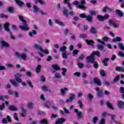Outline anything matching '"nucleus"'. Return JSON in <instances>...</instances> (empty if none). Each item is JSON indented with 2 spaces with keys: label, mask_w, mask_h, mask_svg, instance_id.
<instances>
[{
  "label": "nucleus",
  "mask_w": 124,
  "mask_h": 124,
  "mask_svg": "<svg viewBox=\"0 0 124 124\" xmlns=\"http://www.w3.org/2000/svg\"><path fill=\"white\" fill-rule=\"evenodd\" d=\"M79 17L80 18H86L87 17V16L86 15V14L83 13V14H80L79 15Z\"/></svg>",
  "instance_id": "69168bd1"
},
{
  "label": "nucleus",
  "mask_w": 124,
  "mask_h": 124,
  "mask_svg": "<svg viewBox=\"0 0 124 124\" xmlns=\"http://www.w3.org/2000/svg\"><path fill=\"white\" fill-rule=\"evenodd\" d=\"M86 20L87 21H88V22H92V21H93V16H92L90 15L87 16Z\"/></svg>",
  "instance_id": "e433bc0d"
},
{
  "label": "nucleus",
  "mask_w": 124,
  "mask_h": 124,
  "mask_svg": "<svg viewBox=\"0 0 124 124\" xmlns=\"http://www.w3.org/2000/svg\"><path fill=\"white\" fill-rule=\"evenodd\" d=\"M107 105L108 108H109V109H111V110H114V108L113 107V106L110 104V102H107Z\"/></svg>",
  "instance_id": "4c0bfd02"
},
{
  "label": "nucleus",
  "mask_w": 124,
  "mask_h": 124,
  "mask_svg": "<svg viewBox=\"0 0 124 124\" xmlns=\"http://www.w3.org/2000/svg\"><path fill=\"white\" fill-rule=\"evenodd\" d=\"M55 23L58 24L59 26H63V23L60 21L58 19H55Z\"/></svg>",
  "instance_id": "49530a36"
},
{
  "label": "nucleus",
  "mask_w": 124,
  "mask_h": 124,
  "mask_svg": "<svg viewBox=\"0 0 124 124\" xmlns=\"http://www.w3.org/2000/svg\"><path fill=\"white\" fill-rule=\"evenodd\" d=\"M108 24L109 25L112 27H114V28H117L118 25L116 24V23L113 22V20H108Z\"/></svg>",
  "instance_id": "a211bd4d"
},
{
  "label": "nucleus",
  "mask_w": 124,
  "mask_h": 124,
  "mask_svg": "<svg viewBox=\"0 0 124 124\" xmlns=\"http://www.w3.org/2000/svg\"><path fill=\"white\" fill-rule=\"evenodd\" d=\"M109 8L107 7V6H105L103 9V12L105 13H106L107 12V10H109Z\"/></svg>",
  "instance_id": "052dcab7"
},
{
  "label": "nucleus",
  "mask_w": 124,
  "mask_h": 124,
  "mask_svg": "<svg viewBox=\"0 0 124 124\" xmlns=\"http://www.w3.org/2000/svg\"><path fill=\"white\" fill-rule=\"evenodd\" d=\"M75 112L77 113L78 116V119H81V118H82V112L78 111V109H75Z\"/></svg>",
  "instance_id": "b1692460"
},
{
  "label": "nucleus",
  "mask_w": 124,
  "mask_h": 124,
  "mask_svg": "<svg viewBox=\"0 0 124 124\" xmlns=\"http://www.w3.org/2000/svg\"><path fill=\"white\" fill-rule=\"evenodd\" d=\"M16 55L18 57V58H21L24 61H26L27 59V55L25 53H22L21 54H20L19 52H16Z\"/></svg>",
  "instance_id": "9b49d317"
},
{
  "label": "nucleus",
  "mask_w": 124,
  "mask_h": 124,
  "mask_svg": "<svg viewBox=\"0 0 124 124\" xmlns=\"http://www.w3.org/2000/svg\"><path fill=\"white\" fill-rule=\"evenodd\" d=\"M40 124H48V120H47V119H44L41 120L40 121Z\"/></svg>",
  "instance_id": "2f4dec72"
},
{
  "label": "nucleus",
  "mask_w": 124,
  "mask_h": 124,
  "mask_svg": "<svg viewBox=\"0 0 124 124\" xmlns=\"http://www.w3.org/2000/svg\"><path fill=\"white\" fill-rule=\"evenodd\" d=\"M118 47L120 49H121V50L124 51V46L122 43H120L118 45Z\"/></svg>",
  "instance_id": "09e8293b"
},
{
  "label": "nucleus",
  "mask_w": 124,
  "mask_h": 124,
  "mask_svg": "<svg viewBox=\"0 0 124 124\" xmlns=\"http://www.w3.org/2000/svg\"><path fill=\"white\" fill-rule=\"evenodd\" d=\"M18 17L20 21L22 22L23 25H26V23L27 22V21L25 19H24V17L21 15H19Z\"/></svg>",
  "instance_id": "c85d7f7f"
},
{
  "label": "nucleus",
  "mask_w": 124,
  "mask_h": 124,
  "mask_svg": "<svg viewBox=\"0 0 124 124\" xmlns=\"http://www.w3.org/2000/svg\"><path fill=\"white\" fill-rule=\"evenodd\" d=\"M10 82H11V84H12L14 87H17L19 86V84L14 80L10 79Z\"/></svg>",
  "instance_id": "5701e85b"
},
{
  "label": "nucleus",
  "mask_w": 124,
  "mask_h": 124,
  "mask_svg": "<svg viewBox=\"0 0 124 124\" xmlns=\"http://www.w3.org/2000/svg\"><path fill=\"white\" fill-rule=\"evenodd\" d=\"M78 65L80 68H83L84 67V64L81 62L78 63Z\"/></svg>",
  "instance_id": "e2e57ef3"
},
{
  "label": "nucleus",
  "mask_w": 124,
  "mask_h": 124,
  "mask_svg": "<svg viewBox=\"0 0 124 124\" xmlns=\"http://www.w3.org/2000/svg\"><path fill=\"white\" fill-rule=\"evenodd\" d=\"M25 75L28 77H31V72L30 71H28L25 73Z\"/></svg>",
  "instance_id": "4d7b16f0"
},
{
  "label": "nucleus",
  "mask_w": 124,
  "mask_h": 124,
  "mask_svg": "<svg viewBox=\"0 0 124 124\" xmlns=\"http://www.w3.org/2000/svg\"><path fill=\"white\" fill-rule=\"evenodd\" d=\"M62 70H63V72H62V75L63 76H65V73L66 71H67V70L64 68H62Z\"/></svg>",
  "instance_id": "603ef678"
},
{
  "label": "nucleus",
  "mask_w": 124,
  "mask_h": 124,
  "mask_svg": "<svg viewBox=\"0 0 124 124\" xmlns=\"http://www.w3.org/2000/svg\"><path fill=\"white\" fill-rule=\"evenodd\" d=\"M66 122V119L64 118H59L56 122L55 124H63Z\"/></svg>",
  "instance_id": "6e6552de"
},
{
  "label": "nucleus",
  "mask_w": 124,
  "mask_h": 124,
  "mask_svg": "<svg viewBox=\"0 0 124 124\" xmlns=\"http://www.w3.org/2000/svg\"><path fill=\"white\" fill-rule=\"evenodd\" d=\"M34 104L33 103H28L27 104V107L28 108H33V106H34Z\"/></svg>",
  "instance_id": "de8ad7c7"
},
{
  "label": "nucleus",
  "mask_w": 124,
  "mask_h": 124,
  "mask_svg": "<svg viewBox=\"0 0 124 124\" xmlns=\"http://www.w3.org/2000/svg\"><path fill=\"white\" fill-rule=\"evenodd\" d=\"M78 104H79V108H80V109H81V108H82V107H83V103H82V101H81L80 100H78Z\"/></svg>",
  "instance_id": "6e6d98bb"
},
{
  "label": "nucleus",
  "mask_w": 124,
  "mask_h": 124,
  "mask_svg": "<svg viewBox=\"0 0 124 124\" xmlns=\"http://www.w3.org/2000/svg\"><path fill=\"white\" fill-rule=\"evenodd\" d=\"M117 106H118L119 109H124V102L123 101H118L117 103Z\"/></svg>",
  "instance_id": "4468645a"
},
{
  "label": "nucleus",
  "mask_w": 124,
  "mask_h": 124,
  "mask_svg": "<svg viewBox=\"0 0 124 124\" xmlns=\"http://www.w3.org/2000/svg\"><path fill=\"white\" fill-rule=\"evenodd\" d=\"M108 116H110L111 120L112 121H113L115 124H117V121H115V118H116V115H111L110 114H108Z\"/></svg>",
  "instance_id": "c9c22d12"
},
{
  "label": "nucleus",
  "mask_w": 124,
  "mask_h": 124,
  "mask_svg": "<svg viewBox=\"0 0 124 124\" xmlns=\"http://www.w3.org/2000/svg\"><path fill=\"white\" fill-rule=\"evenodd\" d=\"M106 115H107V112H104L102 113L103 118L101 119L99 124H105V119H104V118L106 117Z\"/></svg>",
  "instance_id": "f8f14e48"
},
{
  "label": "nucleus",
  "mask_w": 124,
  "mask_h": 124,
  "mask_svg": "<svg viewBox=\"0 0 124 124\" xmlns=\"http://www.w3.org/2000/svg\"><path fill=\"white\" fill-rule=\"evenodd\" d=\"M112 41L113 42H121V41H122V38L117 37L115 38H113Z\"/></svg>",
  "instance_id": "a878e982"
},
{
  "label": "nucleus",
  "mask_w": 124,
  "mask_h": 124,
  "mask_svg": "<svg viewBox=\"0 0 124 124\" xmlns=\"http://www.w3.org/2000/svg\"><path fill=\"white\" fill-rule=\"evenodd\" d=\"M116 13L119 17H123V16H124V14H123V12L120 10H117Z\"/></svg>",
  "instance_id": "473e14b6"
},
{
  "label": "nucleus",
  "mask_w": 124,
  "mask_h": 124,
  "mask_svg": "<svg viewBox=\"0 0 124 124\" xmlns=\"http://www.w3.org/2000/svg\"><path fill=\"white\" fill-rule=\"evenodd\" d=\"M65 50H66V46H65L61 47L60 49V52H62L61 55L63 59H67L68 57L69 54Z\"/></svg>",
  "instance_id": "7ed1b4c3"
},
{
  "label": "nucleus",
  "mask_w": 124,
  "mask_h": 124,
  "mask_svg": "<svg viewBox=\"0 0 124 124\" xmlns=\"http://www.w3.org/2000/svg\"><path fill=\"white\" fill-rule=\"evenodd\" d=\"M15 1L20 7L23 6V5L25 4V3H24V2L21 1L20 0H15Z\"/></svg>",
  "instance_id": "aec40b11"
},
{
  "label": "nucleus",
  "mask_w": 124,
  "mask_h": 124,
  "mask_svg": "<svg viewBox=\"0 0 124 124\" xmlns=\"http://www.w3.org/2000/svg\"><path fill=\"white\" fill-rule=\"evenodd\" d=\"M65 91H68V89L66 88H64L63 89H62L61 90V93L62 95H64L66 93H65Z\"/></svg>",
  "instance_id": "7c9ffc66"
},
{
  "label": "nucleus",
  "mask_w": 124,
  "mask_h": 124,
  "mask_svg": "<svg viewBox=\"0 0 124 124\" xmlns=\"http://www.w3.org/2000/svg\"><path fill=\"white\" fill-rule=\"evenodd\" d=\"M90 32L93 34H94L97 32L96 30H95V28H94L93 26L91 27V29L90 31Z\"/></svg>",
  "instance_id": "cd10ccee"
},
{
  "label": "nucleus",
  "mask_w": 124,
  "mask_h": 124,
  "mask_svg": "<svg viewBox=\"0 0 124 124\" xmlns=\"http://www.w3.org/2000/svg\"><path fill=\"white\" fill-rule=\"evenodd\" d=\"M95 90L97 92V96L102 97L103 96V92H102V90H100V88L99 87H96Z\"/></svg>",
  "instance_id": "9d476101"
},
{
  "label": "nucleus",
  "mask_w": 124,
  "mask_h": 124,
  "mask_svg": "<svg viewBox=\"0 0 124 124\" xmlns=\"http://www.w3.org/2000/svg\"><path fill=\"white\" fill-rule=\"evenodd\" d=\"M79 54V50L78 49H75L73 51V56L74 57L76 56L77 55H78Z\"/></svg>",
  "instance_id": "a19ab883"
},
{
  "label": "nucleus",
  "mask_w": 124,
  "mask_h": 124,
  "mask_svg": "<svg viewBox=\"0 0 124 124\" xmlns=\"http://www.w3.org/2000/svg\"><path fill=\"white\" fill-rule=\"evenodd\" d=\"M120 92L121 93H124V88L123 87H121L120 88Z\"/></svg>",
  "instance_id": "774afa93"
},
{
  "label": "nucleus",
  "mask_w": 124,
  "mask_h": 124,
  "mask_svg": "<svg viewBox=\"0 0 124 124\" xmlns=\"http://www.w3.org/2000/svg\"><path fill=\"white\" fill-rule=\"evenodd\" d=\"M21 110H22V113H21V117L23 118H25L26 116H27V110L24 109V108H21Z\"/></svg>",
  "instance_id": "412c9836"
},
{
  "label": "nucleus",
  "mask_w": 124,
  "mask_h": 124,
  "mask_svg": "<svg viewBox=\"0 0 124 124\" xmlns=\"http://www.w3.org/2000/svg\"><path fill=\"white\" fill-rule=\"evenodd\" d=\"M34 47L35 48V49H36V50H39L41 51V52L46 54V55H48V54H49V51L48 50L42 49V47H41L40 46H39V45L37 44L34 45Z\"/></svg>",
  "instance_id": "39448f33"
},
{
  "label": "nucleus",
  "mask_w": 124,
  "mask_h": 124,
  "mask_svg": "<svg viewBox=\"0 0 124 124\" xmlns=\"http://www.w3.org/2000/svg\"><path fill=\"white\" fill-rule=\"evenodd\" d=\"M86 60H87V63H90V62H91V63H94L93 65L94 68H98V63H97V62L95 61V59H93V61L92 59H86Z\"/></svg>",
  "instance_id": "423d86ee"
},
{
  "label": "nucleus",
  "mask_w": 124,
  "mask_h": 124,
  "mask_svg": "<svg viewBox=\"0 0 124 124\" xmlns=\"http://www.w3.org/2000/svg\"><path fill=\"white\" fill-rule=\"evenodd\" d=\"M8 12H10V13H13L14 12V9L12 7H9L8 8Z\"/></svg>",
  "instance_id": "8fccbe9b"
},
{
  "label": "nucleus",
  "mask_w": 124,
  "mask_h": 124,
  "mask_svg": "<svg viewBox=\"0 0 124 124\" xmlns=\"http://www.w3.org/2000/svg\"><path fill=\"white\" fill-rule=\"evenodd\" d=\"M33 8L34 9V13H37L38 12H39V8H38V7H37V6L34 5H33Z\"/></svg>",
  "instance_id": "72a5a7b5"
},
{
  "label": "nucleus",
  "mask_w": 124,
  "mask_h": 124,
  "mask_svg": "<svg viewBox=\"0 0 124 124\" xmlns=\"http://www.w3.org/2000/svg\"><path fill=\"white\" fill-rule=\"evenodd\" d=\"M75 98V94H71V96L69 98L67 99L66 100V103H69V102H71L72 100H73Z\"/></svg>",
  "instance_id": "dca6fc26"
},
{
  "label": "nucleus",
  "mask_w": 124,
  "mask_h": 124,
  "mask_svg": "<svg viewBox=\"0 0 124 124\" xmlns=\"http://www.w3.org/2000/svg\"><path fill=\"white\" fill-rule=\"evenodd\" d=\"M24 75H21L19 74V73H16V75H14V77L15 78V80L17 83H21V85L22 86H24V87H26L27 86V84L25 82H22V77H23Z\"/></svg>",
  "instance_id": "f257e3e1"
},
{
  "label": "nucleus",
  "mask_w": 124,
  "mask_h": 124,
  "mask_svg": "<svg viewBox=\"0 0 124 124\" xmlns=\"http://www.w3.org/2000/svg\"><path fill=\"white\" fill-rule=\"evenodd\" d=\"M50 104H51V103L50 102L46 101V104H45V107L48 108L49 106H50Z\"/></svg>",
  "instance_id": "680f3d73"
},
{
  "label": "nucleus",
  "mask_w": 124,
  "mask_h": 124,
  "mask_svg": "<svg viewBox=\"0 0 124 124\" xmlns=\"http://www.w3.org/2000/svg\"><path fill=\"white\" fill-rule=\"evenodd\" d=\"M103 84L104 85H106V86H109L110 85V82H109L106 80H105L103 82Z\"/></svg>",
  "instance_id": "338daca9"
},
{
  "label": "nucleus",
  "mask_w": 124,
  "mask_h": 124,
  "mask_svg": "<svg viewBox=\"0 0 124 124\" xmlns=\"http://www.w3.org/2000/svg\"><path fill=\"white\" fill-rule=\"evenodd\" d=\"M97 47L98 50H100V51H103V52H104V47H103V46L98 45L97 46Z\"/></svg>",
  "instance_id": "ea45409f"
},
{
  "label": "nucleus",
  "mask_w": 124,
  "mask_h": 124,
  "mask_svg": "<svg viewBox=\"0 0 124 124\" xmlns=\"http://www.w3.org/2000/svg\"><path fill=\"white\" fill-rule=\"evenodd\" d=\"M85 3H86V1L82 0L80 2L81 4L78 5L77 7L78 8H80L81 9L85 10L86 9V7L84 6L85 5Z\"/></svg>",
  "instance_id": "1a4fd4ad"
},
{
  "label": "nucleus",
  "mask_w": 124,
  "mask_h": 124,
  "mask_svg": "<svg viewBox=\"0 0 124 124\" xmlns=\"http://www.w3.org/2000/svg\"><path fill=\"white\" fill-rule=\"evenodd\" d=\"M7 122L9 123H11V122H12V120H11V118H10V116L9 115L7 116L6 118L2 120L3 124H7Z\"/></svg>",
  "instance_id": "ddd939ff"
},
{
  "label": "nucleus",
  "mask_w": 124,
  "mask_h": 124,
  "mask_svg": "<svg viewBox=\"0 0 124 124\" xmlns=\"http://www.w3.org/2000/svg\"><path fill=\"white\" fill-rule=\"evenodd\" d=\"M8 109H9V110H10L11 111H17V108H16L12 105L8 107Z\"/></svg>",
  "instance_id": "c756f323"
},
{
  "label": "nucleus",
  "mask_w": 124,
  "mask_h": 124,
  "mask_svg": "<svg viewBox=\"0 0 124 124\" xmlns=\"http://www.w3.org/2000/svg\"><path fill=\"white\" fill-rule=\"evenodd\" d=\"M107 62H109V58H105L104 60L102 62V63H103L105 66H108Z\"/></svg>",
  "instance_id": "6ab92c4d"
},
{
  "label": "nucleus",
  "mask_w": 124,
  "mask_h": 124,
  "mask_svg": "<svg viewBox=\"0 0 124 124\" xmlns=\"http://www.w3.org/2000/svg\"><path fill=\"white\" fill-rule=\"evenodd\" d=\"M48 89H49V87L45 85L42 86V89L43 90L44 92H46V91H48Z\"/></svg>",
  "instance_id": "5fc2aeb1"
},
{
  "label": "nucleus",
  "mask_w": 124,
  "mask_h": 124,
  "mask_svg": "<svg viewBox=\"0 0 124 124\" xmlns=\"http://www.w3.org/2000/svg\"><path fill=\"white\" fill-rule=\"evenodd\" d=\"M52 68L54 69V70H60V68L59 67V66L57 64H53L52 65Z\"/></svg>",
  "instance_id": "58836bf2"
},
{
  "label": "nucleus",
  "mask_w": 124,
  "mask_h": 124,
  "mask_svg": "<svg viewBox=\"0 0 124 124\" xmlns=\"http://www.w3.org/2000/svg\"><path fill=\"white\" fill-rule=\"evenodd\" d=\"M40 69H41V65L39 64L36 68V72L37 73H39V72H40Z\"/></svg>",
  "instance_id": "79ce46f5"
},
{
  "label": "nucleus",
  "mask_w": 124,
  "mask_h": 124,
  "mask_svg": "<svg viewBox=\"0 0 124 124\" xmlns=\"http://www.w3.org/2000/svg\"><path fill=\"white\" fill-rule=\"evenodd\" d=\"M94 56H97V57L99 58L100 57V52L98 51H93L89 56H88L86 58V59H92V61H93V60H95Z\"/></svg>",
  "instance_id": "20e7f679"
},
{
  "label": "nucleus",
  "mask_w": 124,
  "mask_h": 124,
  "mask_svg": "<svg viewBox=\"0 0 124 124\" xmlns=\"http://www.w3.org/2000/svg\"><path fill=\"white\" fill-rule=\"evenodd\" d=\"M20 29L22 31H29V27H28V24H27V22H26V25H24V26H19Z\"/></svg>",
  "instance_id": "f3484780"
},
{
  "label": "nucleus",
  "mask_w": 124,
  "mask_h": 124,
  "mask_svg": "<svg viewBox=\"0 0 124 124\" xmlns=\"http://www.w3.org/2000/svg\"><path fill=\"white\" fill-rule=\"evenodd\" d=\"M27 84L29 85V87H30V88H31V89L33 88V85H32V84H31V80H27Z\"/></svg>",
  "instance_id": "3c124183"
},
{
  "label": "nucleus",
  "mask_w": 124,
  "mask_h": 124,
  "mask_svg": "<svg viewBox=\"0 0 124 124\" xmlns=\"http://www.w3.org/2000/svg\"><path fill=\"white\" fill-rule=\"evenodd\" d=\"M100 75L101 76H102V77L105 76V72H104V70H101L100 71Z\"/></svg>",
  "instance_id": "864d4df0"
},
{
  "label": "nucleus",
  "mask_w": 124,
  "mask_h": 124,
  "mask_svg": "<svg viewBox=\"0 0 124 124\" xmlns=\"http://www.w3.org/2000/svg\"><path fill=\"white\" fill-rule=\"evenodd\" d=\"M40 3V5H43L46 4L45 2L43 0H36V3Z\"/></svg>",
  "instance_id": "f704fd0d"
},
{
  "label": "nucleus",
  "mask_w": 124,
  "mask_h": 124,
  "mask_svg": "<svg viewBox=\"0 0 124 124\" xmlns=\"http://www.w3.org/2000/svg\"><path fill=\"white\" fill-rule=\"evenodd\" d=\"M120 77H121L120 75H117L116 77L113 80V83H117V82L119 81V79H120Z\"/></svg>",
  "instance_id": "a18cd8bd"
},
{
  "label": "nucleus",
  "mask_w": 124,
  "mask_h": 124,
  "mask_svg": "<svg viewBox=\"0 0 124 124\" xmlns=\"http://www.w3.org/2000/svg\"><path fill=\"white\" fill-rule=\"evenodd\" d=\"M86 42L87 44H88V45H93V43H94L93 41L92 40H86Z\"/></svg>",
  "instance_id": "37998d69"
},
{
  "label": "nucleus",
  "mask_w": 124,
  "mask_h": 124,
  "mask_svg": "<svg viewBox=\"0 0 124 124\" xmlns=\"http://www.w3.org/2000/svg\"><path fill=\"white\" fill-rule=\"evenodd\" d=\"M9 26H10V24L8 22H5L4 24V29L5 31H7V32H9L11 38L12 39H13L14 40H15V37L13 34H12V32L10 31V29H9Z\"/></svg>",
  "instance_id": "f03ea898"
},
{
  "label": "nucleus",
  "mask_w": 124,
  "mask_h": 124,
  "mask_svg": "<svg viewBox=\"0 0 124 124\" xmlns=\"http://www.w3.org/2000/svg\"><path fill=\"white\" fill-rule=\"evenodd\" d=\"M0 17L1 18L8 19V16L3 14H1L0 15Z\"/></svg>",
  "instance_id": "c03bdc74"
},
{
  "label": "nucleus",
  "mask_w": 124,
  "mask_h": 124,
  "mask_svg": "<svg viewBox=\"0 0 124 124\" xmlns=\"http://www.w3.org/2000/svg\"><path fill=\"white\" fill-rule=\"evenodd\" d=\"M1 45L3 47H5L6 48H8V47H9V44L4 41H1Z\"/></svg>",
  "instance_id": "4be33fe9"
},
{
  "label": "nucleus",
  "mask_w": 124,
  "mask_h": 124,
  "mask_svg": "<svg viewBox=\"0 0 124 124\" xmlns=\"http://www.w3.org/2000/svg\"><path fill=\"white\" fill-rule=\"evenodd\" d=\"M88 98H89V101H91V100H93V96L92 94L89 93L88 94Z\"/></svg>",
  "instance_id": "13d9d810"
},
{
  "label": "nucleus",
  "mask_w": 124,
  "mask_h": 124,
  "mask_svg": "<svg viewBox=\"0 0 124 124\" xmlns=\"http://www.w3.org/2000/svg\"><path fill=\"white\" fill-rule=\"evenodd\" d=\"M36 34H37V32L35 30H32V32H29V35L31 37H32L33 35H36Z\"/></svg>",
  "instance_id": "393cba45"
},
{
  "label": "nucleus",
  "mask_w": 124,
  "mask_h": 124,
  "mask_svg": "<svg viewBox=\"0 0 124 124\" xmlns=\"http://www.w3.org/2000/svg\"><path fill=\"white\" fill-rule=\"evenodd\" d=\"M93 81L96 85H98V86H101V81H100V79H98L97 78H94Z\"/></svg>",
  "instance_id": "2eb2a0df"
},
{
  "label": "nucleus",
  "mask_w": 124,
  "mask_h": 124,
  "mask_svg": "<svg viewBox=\"0 0 124 124\" xmlns=\"http://www.w3.org/2000/svg\"><path fill=\"white\" fill-rule=\"evenodd\" d=\"M62 14L66 18H68V10L67 9H64L62 11Z\"/></svg>",
  "instance_id": "bb28decb"
},
{
  "label": "nucleus",
  "mask_w": 124,
  "mask_h": 124,
  "mask_svg": "<svg viewBox=\"0 0 124 124\" xmlns=\"http://www.w3.org/2000/svg\"><path fill=\"white\" fill-rule=\"evenodd\" d=\"M108 18L109 15L108 14H106L104 16L100 15H98L97 16V19H98V20L100 21V22H103V21L108 19Z\"/></svg>",
  "instance_id": "0eeeda50"
},
{
  "label": "nucleus",
  "mask_w": 124,
  "mask_h": 124,
  "mask_svg": "<svg viewBox=\"0 0 124 124\" xmlns=\"http://www.w3.org/2000/svg\"><path fill=\"white\" fill-rule=\"evenodd\" d=\"M90 13L91 15H96V12L93 10H91Z\"/></svg>",
  "instance_id": "0e129e2a"
},
{
  "label": "nucleus",
  "mask_w": 124,
  "mask_h": 124,
  "mask_svg": "<svg viewBox=\"0 0 124 124\" xmlns=\"http://www.w3.org/2000/svg\"><path fill=\"white\" fill-rule=\"evenodd\" d=\"M87 36V34H81L79 35V37H80V38H86Z\"/></svg>",
  "instance_id": "bf43d9fd"
}]
</instances>
